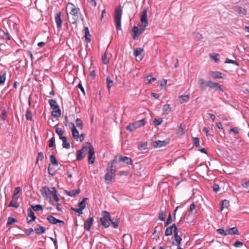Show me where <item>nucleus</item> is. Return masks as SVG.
Listing matches in <instances>:
<instances>
[{"instance_id":"56","label":"nucleus","mask_w":249,"mask_h":249,"mask_svg":"<svg viewBox=\"0 0 249 249\" xmlns=\"http://www.w3.org/2000/svg\"><path fill=\"white\" fill-rule=\"evenodd\" d=\"M158 219L161 221H164L165 220L164 213L163 211H160L159 214Z\"/></svg>"},{"instance_id":"37","label":"nucleus","mask_w":249,"mask_h":249,"mask_svg":"<svg viewBox=\"0 0 249 249\" xmlns=\"http://www.w3.org/2000/svg\"><path fill=\"white\" fill-rule=\"evenodd\" d=\"M50 160H51V163L53 165H55V166L58 165V162L56 160V159L53 154H52L50 156Z\"/></svg>"},{"instance_id":"42","label":"nucleus","mask_w":249,"mask_h":249,"mask_svg":"<svg viewBox=\"0 0 249 249\" xmlns=\"http://www.w3.org/2000/svg\"><path fill=\"white\" fill-rule=\"evenodd\" d=\"M25 117L27 120H32V115L31 110L28 108L25 113Z\"/></svg>"},{"instance_id":"20","label":"nucleus","mask_w":249,"mask_h":249,"mask_svg":"<svg viewBox=\"0 0 249 249\" xmlns=\"http://www.w3.org/2000/svg\"><path fill=\"white\" fill-rule=\"evenodd\" d=\"M83 33L85 34V40L87 43L90 42L91 35L89 33V29L88 27H85L83 30Z\"/></svg>"},{"instance_id":"60","label":"nucleus","mask_w":249,"mask_h":249,"mask_svg":"<svg viewBox=\"0 0 249 249\" xmlns=\"http://www.w3.org/2000/svg\"><path fill=\"white\" fill-rule=\"evenodd\" d=\"M55 143V139L54 137H52L49 141V147H53Z\"/></svg>"},{"instance_id":"34","label":"nucleus","mask_w":249,"mask_h":249,"mask_svg":"<svg viewBox=\"0 0 249 249\" xmlns=\"http://www.w3.org/2000/svg\"><path fill=\"white\" fill-rule=\"evenodd\" d=\"M45 230H46L45 228L42 226H39L38 227V228H36L35 229V231H36V233L39 235L42 234L43 233H44L45 231Z\"/></svg>"},{"instance_id":"45","label":"nucleus","mask_w":249,"mask_h":249,"mask_svg":"<svg viewBox=\"0 0 249 249\" xmlns=\"http://www.w3.org/2000/svg\"><path fill=\"white\" fill-rule=\"evenodd\" d=\"M163 111L166 112L167 113L171 111V107L169 104L164 105L163 107Z\"/></svg>"},{"instance_id":"23","label":"nucleus","mask_w":249,"mask_h":249,"mask_svg":"<svg viewBox=\"0 0 249 249\" xmlns=\"http://www.w3.org/2000/svg\"><path fill=\"white\" fill-rule=\"evenodd\" d=\"M207 82V81H205V80L202 78H198V84L199 85V88L202 91L205 90L206 87H208V86H206Z\"/></svg>"},{"instance_id":"64","label":"nucleus","mask_w":249,"mask_h":249,"mask_svg":"<svg viewBox=\"0 0 249 249\" xmlns=\"http://www.w3.org/2000/svg\"><path fill=\"white\" fill-rule=\"evenodd\" d=\"M194 36L197 40H200L202 38V35L198 33L194 34Z\"/></svg>"},{"instance_id":"24","label":"nucleus","mask_w":249,"mask_h":249,"mask_svg":"<svg viewBox=\"0 0 249 249\" xmlns=\"http://www.w3.org/2000/svg\"><path fill=\"white\" fill-rule=\"evenodd\" d=\"M81 192L80 189H78L77 190H74L71 191H66V194L71 197H74L77 195H78Z\"/></svg>"},{"instance_id":"18","label":"nucleus","mask_w":249,"mask_h":249,"mask_svg":"<svg viewBox=\"0 0 249 249\" xmlns=\"http://www.w3.org/2000/svg\"><path fill=\"white\" fill-rule=\"evenodd\" d=\"M167 142L165 141H156L152 142V146L154 148L165 146Z\"/></svg>"},{"instance_id":"26","label":"nucleus","mask_w":249,"mask_h":249,"mask_svg":"<svg viewBox=\"0 0 249 249\" xmlns=\"http://www.w3.org/2000/svg\"><path fill=\"white\" fill-rule=\"evenodd\" d=\"M211 73L212 74V76L213 78L214 79H219V78H223V77L222 76V73H221V72H220L219 71H212L211 72Z\"/></svg>"},{"instance_id":"6","label":"nucleus","mask_w":249,"mask_h":249,"mask_svg":"<svg viewBox=\"0 0 249 249\" xmlns=\"http://www.w3.org/2000/svg\"><path fill=\"white\" fill-rule=\"evenodd\" d=\"M103 217L100 218V222L102 226L105 228H107L110 225L111 221L110 213L107 211L102 212Z\"/></svg>"},{"instance_id":"44","label":"nucleus","mask_w":249,"mask_h":249,"mask_svg":"<svg viewBox=\"0 0 249 249\" xmlns=\"http://www.w3.org/2000/svg\"><path fill=\"white\" fill-rule=\"evenodd\" d=\"M31 207L35 211H39L43 210V206L41 205H32Z\"/></svg>"},{"instance_id":"46","label":"nucleus","mask_w":249,"mask_h":249,"mask_svg":"<svg viewBox=\"0 0 249 249\" xmlns=\"http://www.w3.org/2000/svg\"><path fill=\"white\" fill-rule=\"evenodd\" d=\"M55 132L59 136V138L63 136L64 132L62 129L60 127H56L55 129Z\"/></svg>"},{"instance_id":"1","label":"nucleus","mask_w":249,"mask_h":249,"mask_svg":"<svg viewBox=\"0 0 249 249\" xmlns=\"http://www.w3.org/2000/svg\"><path fill=\"white\" fill-rule=\"evenodd\" d=\"M67 6H70L71 9L70 14L72 16L71 23L76 24L79 19V16L81 15L80 8L76 7L71 2H69Z\"/></svg>"},{"instance_id":"59","label":"nucleus","mask_w":249,"mask_h":249,"mask_svg":"<svg viewBox=\"0 0 249 249\" xmlns=\"http://www.w3.org/2000/svg\"><path fill=\"white\" fill-rule=\"evenodd\" d=\"M162 121L161 119H155L154 121V125L155 126L159 125L161 124Z\"/></svg>"},{"instance_id":"27","label":"nucleus","mask_w":249,"mask_h":249,"mask_svg":"<svg viewBox=\"0 0 249 249\" xmlns=\"http://www.w3.org/2000/svg\"><path fill=\"white\" fill-rule=\"evenodd\" d=\"M85 157V155L84 154L83 149H80L77 151L76 152V160L78 161L82 160Z\"/></svg>"},{"instance_id":"52","label":"nucleus","mask_w":249,"mask_h":249,"mask_svg":"<svg viewBox=\"0 0 249 249\" xmlns=\"http://www.w3.org/2000/svg\"><path fill=\"white\" fill-rule=\"evenodd\" d=\"M71 210L72 211H74V212L78 213L79 214V215H80L83 213V212H82L83 210L79 207L78 209L71 207Z\"/></svg>"},{"instance_id":"63","label":"nucleus","mask_w":249,"mask_h":249,"mask_svg":"<svg viewBox=\"0 0 249 249\" xmlns=\"http://www.w3.org/2000/svg\"><path fill=\"white\" fill-rule=\"evenodd\" d=\"M87 1L92 6L94 7L96 6L97 2L95 0H87Z\"/></svg>"},{"instance_id":"43","label":"nucleus","mask_w":249,"mask_h":249,"mask_svg":"<svg viewBox=\"0 0 249 249\" xmlns=\"http://www.w3.org/2000/svg\"><path fill=\"white\" fill-rule=\"evenodd\" d=\"M76 126L80 129H83V124L82 120L80 119L77 118L76 120Z\"/></svg>"},{"instance_id":"31","label":"nucleus","mask_w":249,"mask_h":249,"mask_svg":"<svg viewBox=\"0 0 249 249\" xmlns=\"http://www.w3.org/2000/svg\"><path fill=\"white\" fill-rule=\"evenodd\" d=\"M88 198L87 197H84L81 201L78 203V206L81 208L83 210L86 208V202Z\"/></svg>"},{"instance_id":"19","label":"nucleus","mask_w":249,"mask_h":249,"mask_svg":"<svg viewBox=\"0 0 249 249\" xmlns=\"http://www.w3.org/2000/svg\"><path fill=\"white\" fill-rule=\"evenodd\" d=\"M93 221V218L92 217H89L84 224V228L87 231H90V227L92 224Z\"/></svg>"},{"instance_id":"5","label":"nucleus","mask_w":249,"mask_h":249,"mask_svg":"<svg viewBox=\"0 0 249 249\" xmlns=\"http://www.w3.org/2000/svg\"><path fill=\"white\" fill-rule=\"evenodd\" d=\"M112 164H114L115 163L123 162L127 165H132L133 161L132 160L126 156H123L121 155H117L114 157L113 160L110 161Z\"/></svg>"},{"instance_id":"10","label":"nucleus","mask_w":249,"mask_h":249,"mask_svg":"<svg viewBox=\"0 0 249 249\" xmlns=\"http://www.w3.org/2000/svg\"><path fill=\"white\" fill-rule=\"evenodd\" d=\"M176 229V231H178V228L176 225V224L174 223L170 226L167 227L165 231V235L166 236H168L171 235L174 232L175 233V231Z\"/></svg>"},{"instance_id":"35","label":"nucleus","mask_w":249,"mask_h":249,"mask_svg":"<svg viewBox=\"0 0 249 249\" xmlns=\"http://www.w3.org/2000/svg\"><path fill=\"white\" fill-rule=\"evenodd\" d=\"M18 222V220L17 219L12 217H9L8 218V220L6 223V226L9 227L11 225L14 223H16Z\"/></svg>"},{"instance_id":"41","label":"nucleus","mask_w":249,"mask_h":249,"mask_svg":"<svg viewBox=\"0 0 249 249\" xmlns=\"http://www.w3.org/2000/svg\"><path fill=\"white\" fill-rule=\"evenodd\" d=\"M102 60L104 64H107L109 62V59L107 57V53H105L102 56Z\"/></svg>"},{"instance_id":"33","label":"nucleus","mask_w":249,"mask_h":249,"mask_svg":"<svg viewBox=\"0 0 249 249\" xmlns=\"http://www.w3.org/2000/svg\"><path fill=\"white\" fill-rule=\"evenodd\" d=\"M6 71H4L0 75V86H3L6 80Z\"/></svg>"},{"instance_id":"14","label":"nucleus","mask_w":249,"mask_h":249,"mask_svg":"<svg viewBox=\"0 0 249 249\" xmlns=\"http://www.w3.org/2000/svg\"><path fill=\"white\" fill-rule=\"evenodd\" d=\"M70 125H71L72 126L71 130L72 137L75 140L78 141L79 139V132L78 130L76 128L75 126L73 123H71L70 124Z\"/></svg>"},{"instance_id":"4","label":"nucleus","mask_w":249,"mask_h":249,"mask_svg":"<svg viewBox=\"0 0 249 249\" xmlns=\"http://www.w3.org/2000/svg\"><path fill=\"white\" fill-rule=\"evenodd\" d=\"M53 189H56L55 187H52L51 189L49 187L45 186L42 187L40 191L42 196L46 199H49L50 201H52L51 196H53Z\"/></svg>"},{"instance_id":"32","label":"nucleus","mask_w":249,"mask_h":249,"mask_svg":"<svg viewBox=\"0 0 249 249\" xmlns=\"http://www.w3.org/2000/svg\"><path fill=\"white\" fill-rule=\"evenodd\" d=\"M143 52V49L142 48H137L134 50L133 53L136 57H139L141 53Z\"/></svg>"},{"instance_id":"47","label":"nucleus","mask_w":249,"mask_h":249,"mask_svg":"<svg viewBox=\"0 0 249 249\" xmlns=\"http://www.w3.org/2000/svg\"><path fill=\"white\" fill-rule=\"evenodd\" d=\"M216 232L218 234H220L223 236H227V232L226 231V230H225L223 228L217 229Z\"/></svg>"},{"instance_id":"38","label":"nucleus","mask_w":249,"mask_h":249,"mask_svg":"<svg viewBox=\"0 0 249 249\" xmlns=\"http://www.w3.org/2000/svg\"><path fill=\"white\" fill-rule=\"evenodd\" d=\"M219 54L217 53L210 54V57L211 59L213 60L216 63L220 62V60L218 58Z\"/></svg>"},{"instance_id":"9","label":"nucleus","mask_w":249,"mask_h":249,"mask_svg":"<svg viewBox=\"0 0 249 249\" xmlns=\"http://www.w3.org/2000/svg\"><path fill=\"white\" fill-rule=\"evenodd\" d=\"M147 10L146 9L143 10L141 16V22L142 26L146 27L148 24L147 20Z\"/></svg>"},{"instance_id":"51","label":"nucleus","mask_w":249,"mask_h":249,"mask_svg":"<svg viewBox=\"0 0 249 249\" xmlns=\"http://www.w3.org/2000/svg\"><path fill=\"white\" fill-rule=\"evenodd\" d=\"M44 155L43 153L42 152H40L38 153L36 161V164H37L39 160H42L43 159Z\"/></svg>"},{"instance_id":"54","label":"nucleus","mask_w":249,"mask_h":249,"mask_svg":"<svg viewBox=\"0 0 249 249\" xmlns=\"http://www.w3.org/2000/svg\"><path fill=\"white\" fill-rule=\"evenodd\" d=\"M53 198H54V200L56 201V202H58L59 201V197H58L57 195V191L56 189H53Z\"/></svg>"},{"instance_id":"48","label":"nucleus","mask_w":249,"mask_h":249,"mask_svg":"<svg viewBox=\"0 0 249 249\" xmlns=\"http://www.w3.org/2000/svg\"><path fill=\"white\" fill-rule=\"evenodd\" d=\"M49 103L52 108H53L56 106H58L56 101L54 99H50Z\"/></svg>"},{"instance_id":"16","label":"nucleus","mask_w":249,"mask_h":249,"mask_svg":"<svg viewBox=\"0 0 249 249\" xmlns=\"http://www.w3.org/2000/svg\"><path fill=\"white\" fill-rule=\"evenodd\" d=\"M226 231L227 232V235L228 234L231 235H239V232L236 227L226 229Z\"/></svg>"},{"instance_id":"39","label":"nucleus","mask_w":249,"mask_h":249,"mask_svg":"<svg viewBox=\"0 0 249 249\" xmlns=\"http://www.w3.org/2000/svg\"><path fill=\"white\" fill-rule=\"evenodd\" d=\"M147 146V142H142L138 144V148L140 150H145Z\"/></svg>"},{"instance_id":"8","label":"nucleus","mask_w":249,"mask_h":249,"mask_svg":"<svg viewBox=\"0 0 249 249\" xmlns=\"http://www.w3.org/2000/svg\"><path fill=\"white\" fill-rule=\"evenodd\" d=\"M206 86H208V87H210L211 89H214L215 90H218L222 92H223L224 91L223 89L221 87V86L219 84L214 82L211 80L208 81L207 82Z\"/></svg>"},{"instance_id":"55","label":"nucleus","mask_w":249,"mask_h":249,"mask_svg":"<svg viewBox=\"0 0 249 249\" xmlns=\"http://www.w3.org/2000/svg\"><path fill=\"white\" fill-rule=\"evenodd\" d=\"M126 129L130 132H132L135 129V127L133 126L132 123H130L127 125L126 127Z\"/></svg>"},{"instance_id":"12","label":"nucleus","mask_w":249,"mask_h":249,"mask_svg":"<svg viewBox=\"0 0 249 249\" xmlns=\"http://www.w3.org/2000/svg\"><path fill=\"white\" fill-rule=\"evenodd\" d=\"M47 220L51 223L53 224H56L58 223L60 224V226L64 225V222L63 221L59 220L52 215H48L47 217Z\"/></svg>"},{"instance_id":"29","label":"nucleus","mask_w":249,"mask_h":249,"mask_svg":"<svg viewBox=\"0 0 249 249\" xmlns=\"http://www.w3.org/2000/svg\"><path fill=\"white\" fill-rule=\"evenodd\" d=\"M190 96L189 95H180L178 96V98L180 99V103L182 104L184 102H187L189 101L190 99Z\"/></svg>"},{"instance_id":"57","label":"nucleus","mask_w":249,"mask_h":249,"mask_svg":"<svg viewBox=\"0 0 249 249\" xmlns=\"http://www.w3.org/2000/svg\"><path fill=\"white\" fill-rule=\"evenodd\" d=\"M147 80L149 83H151L156 80L155 77H152V75H148L147 76Z\"/></svg>"},{"instance_id":"7","label":"nucleus","mask_w":249,"mask_h":249,"mask_svg":"<svg viewBox=\"0 0 249 249\" xmlns=\"http://www.w3.org/2000/svg\"><path fill=\"white\" fill-rule=\"evenodd\" d=\"M87 144L89 145L88 162L89 164H93L94 163L95 160L94 149L93 146L91 145L90 142H87Z\"/></svg>"},{"instance_id":"2","label":"nucleus","mask_w":249,"mask_h":249,"mask_svg":"<svg viewBox=\"0 0 249 249\" xmlns=\"http://www.w3.org/2000/svg\"><path fill=\"white\" fill-rule=\"evenodd\" d=\"M113 165L110 161L107 168V172L105 176V180L107 184H109L113 179H114L116 170L113 168Z\"/></svg>"},{"instance_id":"3","label":"nucleus","mask_w":249,"mask_h":249,"mask_svg":"<svg viewBox=\"0 0 249 249\" xmlns=\"http://www.w3.org/2000/svg\"><path fill=\"white\" fill-rule=\"evenodd\" d=\"M123 12L122 6L119 5L115 8L114 20L115 22L116 28L117 30H121V17Z\"/></svg>"},{"instance_id":"30","label":"nucleus","mask_w":249,"mask_h":249,"mask_svg":"<svg viewBox=\"0 0 249 249\" xmlns=\"http://www.w3.org/2000/svg\"><path fill=\"white\" fill-rule=\"evenodd\" d=\"M229 201L227 199L223 200L220 205L221 210L222 211L224 208H228L229 206Z\"/></svg>"},{"instance_id":"15","label":"nucleus","mask_w":249,"mask_h":249,"mask_svg":"<svg viewBox=\"0 0 249 249\" xmlns=\"http://www.w3.org/2000/svg\"><path fill=\"white\" fill-rule=\"evenodd\" d=\"M178 231H176V229H175V233L174 234V238H175V243H174V242H173V245H175L176 246H177L178 247H179V246H180V245H181V241H182V238L181 237H180V236H179L178 235Z\"/></svg>"},{"instance_id":"53","label":"nucleus","mask_w":249,"mask_h":249,"mask_svg":"<svg viewBox=\"0 0 249 249\" xmlns=\"http://www.w3.org/2000/svg\"><path fill=\"white\" fill-rule=\"evenodd\" d=\"M62 146L66 149H69L70 148V143L67 141V140L63 142Z\"/></svg>"},{"instance_id":"49","label":"nucleus","mask_w":249,"mask_h":249,"mask_svg":"<svg viewBox=\"0 0 249 249\" xmlns=\"http://www.w3.org/2000/svg\"><path fill=\"white\" fill-rule=\"evenodd\" d=\"M172 222V215L171 213H169L167 221L164 223V226L167 227Z\"/></svg>"},{"instance_id":"50","label":"nucleus","mask_w":249,"mask_h":249,"mask_svg":"<svg viewBox=\"0 0 249 249\" xmlns=\"http://www.w3.org/2000/svg\"><path fill=\"white\" fill-rule=\"evenodd\" d=\"M225 63H231L233 64L236 66H239V63L237 61L229 59V58H226V61L225 62Z\"/></svg>"},{"instance_id":"28","label":"nucleus","mask_w":249,"mask_h":249,"mask_svg":"<svg viewBox=\"0 0 249 249\" xmlns=\"http://www.w3.org/2000/svg\"><path fill=\"white\" fill-rule=\"evenodd\" d=\"M21 189L20 187H17L15 189L14 194L12 196V197L13 199H18L19 197L18 196H17L18 194H19L21 192Z\"/></svg>"},{"instance_id":"22","label":"nucleus","mask_w":249,"mask_h":249,"mask_svg":"<svg viewBox=\"0 0 249 249\" xmlns=\"http://www.w3.org/2000/svg\"><path fill=\"white\" fill-rule=\"evenodd\" d=\"M234 10L239 15L245 16L247 14L246 9L242 7L236 6L234 8Z\"/></svg>"},{"instance_id":"36","label":"nucleus","mask_w":249,"mask_h":249,"mask_svg":"<svg viewBox=\"0 0 249 249\" xmlns=\"http://www.w3.org/2000/svg\"><path fill=\"white\" fill-rule=\"evenodd\" d=\"M106 82L107 84V87L108 88V90L109 91H110V88L113 86V81L110 79V78L108 76L106 78Z\"/></svg>"},{"instance_id":"11","label":"nucleus","mask_w":249,"mask_h":249,"mask_svg":"<svg viewBox=\"0 0 249 249\" xmlns=\"http://www.w3.org/2000/svg\"><path fill=\"white\" fill-rule=\"evenodd\" d=\"M28 216L27 217V221L28 223H32L33 221H35L36 219L34 213L30 208H28L27 209Z\"/></svg>"},{"instance_id":"17","label":"nucleus","mask_w":249,"mask_h":249,"mask_svg":"<svg viewBox=\"0 0 249 249\" xmlns=\"http://www.w3.org/2000/svg\"><path fill=\"white\" fill-rule=\"evenodd\" d=\"M132 36L133 39L135 40L137 39L141 35L139 31V29L138 27L134 26L132 29Z\"/></svg>"},{"instance_id":"58","label":"nucleus","mask_w":249,"mask_h":249,"mask_svg":"<svg viewBox=\"0 0 249 249\" xmlns=\"http://www.w3.org/2000/svg\"><path fill=\"white\" fill-rule=\"evenodd\" d=\"M194 145L195 146V147H198L199 146V139L197 137H195L194 139Z\"/></svg>"},{"instance_id":"62","label":"nucleus","mask_w":249,"mask_h":249,"mask_svg":"<svg viewBox=\"0 0 249 249\" xmlns=\"http://www.w3.org/2000/svg\"><path fill=\"white\" fill-rule=\"evenodd\" d=\"M212 188H213V191L215 192V193H216L217 192V191L219 190V185L216 183H214L213 184V185L212 186Z\"/></svg>"},{"instance_id":"25","label":"nucleus","mask_w":249,"mask_h":249,"mask_svg":"<svg viewBox=\"0 0 249 249\" xmlns=\"http://www.w3.org/2000/svg\"><path fill=\"white\" fill-rule=\"evenodd\" d=\"M132 124L136 129L141 126L144 125L145 124V120L144 119H143L141 120L133 122Z\"/></svg>"},{"instance_id":"13","label":"nucleus","mask_w":249,"mask_h":249,"mask_svg":"<svg viewBox=\"0 0 249 249\" xmlns=\"http://www.w3.org/2000/svg\"><path fill=\"white\" fill-rule=\"evenodd\" d=\"M61 13L60 12H58L55 16L54 19L57 29L61 28L63 22V20L61 19Z\"/></svg>"},{"instance_id":"61","label":"nucleus","mask_w":249,"mask_h":249,"mask_svg":"<svg viewBox=\"0 0 249 249\" xmlns=\"http://www.w3.org/2000/svg\"><path fill=\"white\" fill-rule=\"evenodd\" d=\"M2 32V35H1V36L5 39H10V36L9 35L8 33H5L3 31Z\"/></svg>"},{"instance_id":"40","label":"nucleus","mask_w":249,"mask_h":249,"mask_svg":"<svg viewBox=\"0 0 249 249\" xmlns=\"http://www.w3.org/2000/svg\"><path fill=\"white\" fill-rule=\"evenodd\" d=\"M19 206V204L17 201H14L13 199L10 202L8 205L9 207H14L15 208H18Z\"/></svg>"},{"instance_id":"21","label":"nucleus","mask_w":249,"mask_h":249,"mask_svg":"<svg viewBox=\"0 0 249 249\" xmlns=\"http://www.w3.org/2000/svg\"><path fill=\"white\" fill-rule=\"evenodd\" d=\"M52 115L54 117H58L60 116L61 110L59 106H56L53 108Z\"/></svg>"}]
</instances>
